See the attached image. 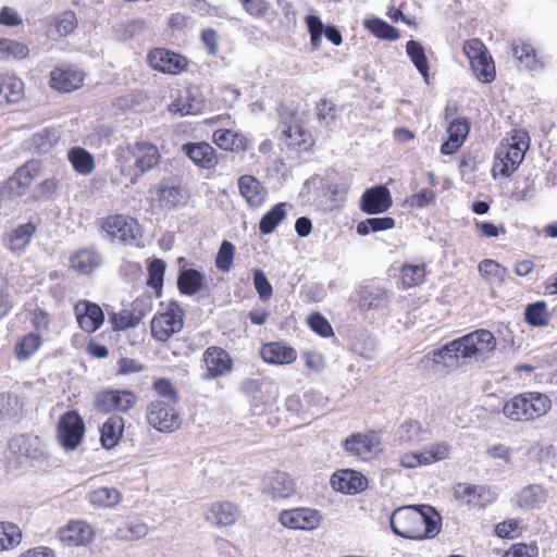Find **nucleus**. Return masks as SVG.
I'll return each instance as SVG.
<instances>
[{"label": "nucleus", "instance_id": "obj_1", "mask_svg": "<svg viewBox=\"0 0 557 557\" xmlns=\"http://www.w3.org/2000/svg\"><path fill=\"white\" fill-rule=\"evenodd\" d=\"M440 517L429 506H405L391 516L392 531L406 539H431L440 531Z\"/></svg>", "mask_w": 557, "mask_h": 557}, {"label": "nucleus", "instance_id": "obj_2", "mask_svg": "<svg viewBox=\"0 0 557 557\" xmlns=\"http://www.w3.org/2000/svg\"><path fill=\"white\" fill-rule=\"evenodd\" d=\"M530 146V137L525 131L515 129L506 140L502 141L495 156L493 174L508 177L523 161Z\"/></svg>", "mask_w": 557, "mask_h": 557}, {"label": "nucleus", "instance_id": "obj_3", "mask_svg": "<svg viewBox=\"0 0 557 557\" xmlns=\"http://www.w3.org/2000/svg\"><path fill=\"white\" fill-rule=\"evenodd\" d=\"M552 401L545 394L530 392L515 396L504 407V414L512 421H531L545 416Z\"/></svg>", "mask_w": 557, "mask_h": 557}, {"label": "nucleus", "instance_id": "obj_4", "mask_svg": "<svg viewBox=\"0 0 557 557\" xmlns=\"http://www.w3.org/2000/svg\"><path fill=\"white\" fill-rule=\"evenodd\" d=\"M459 357L461 359H474L483 362L487 360L496 348V338L487 330H476L458 339Z\"/></svg>", "mask_w": 557, "mask_h": 557}, {"label": "nucleus", "instance_id": "obj_5", "mask_svg": "<svg viewBox=\"0 0 557 557\" xmlns=\"http://www.w3.org/2000/svg\"><path fill=\"white\" fill-rule=\"evenodd\" d=\"M146 419L150 426L163 433L173 432L181 424L175 405L163 399H156L149 403L146 410Z\"/></svg>", "mask_w": 557, "mask_h": 557}, {"label": "nucleus", "instance_id": "obj_6", "mask_svg": "<svg viewBox=\"0 0 557 557\" xmlns=\"http://www.w3.org/2000/svg\"><path fill=\"white\" fill-rule=\"evenodd\" d=\"M183 309L176 302H171L164 312L153 317L150 325L152 337L166 342L183 329Z\"/></svg>", "mask_w": 557, "mask_h": 557}, {"label": "nucleus", "instance_id": "obj_7", "mask_svg": "<svg viewBox=\"0 0 557 557\" xmlns=\"http://www.w3.org/2000/svg\"><path fill=\"white\" fill-rule=\"evenodd\" d=\"M137 404V396L129 389H104L95 398V407L103 413H126Z\"/></svg>", "mask_w": 557, "mask_h": 557}, {"label": "nucleus", "instance_id": "obj_8", "mask_svg": "<svg viewBox=\"0 0 557 557\" xmlns=\"http://www.w3.org/2000/svg\"><path fill=\"white\" fill-rule=\"evenodd\" d=\"M345 451L362 460H370L382 450L380 437L373 433H355L343 443Z\"/></svg>", "mask_w": 557, "mask_h": 557}, {"label": "nucleus", "instance_id": "obj_9", "mask_svg": "<svg viewBox=\"0 0 557 557\" xmlns=\"http://www.w3.org/2000/svg\"><path fill=\"white\" fill-rule=\"evenodd\" d=\"M85 424L82 417L75 411L64 413L58 424V440L67 450L75 449L84 435Z\"/></svg>", "mask_w": 557, "mask_h": 557}, {"label": "nucleus", "instance_id": "obj_10", "mask_svg": "<svg viewBox=\"0 0 557 557\" xmlns=\"http://www.w3.org/2000/svg\"><path fill=\"white\" fill-rule=\"evenodd\" d=\"M278 521L288 529L311 531L320 525L322 516L315 509L300 507L281 511Z\"/></svg>", "mask_w": 557, "mask_h": 557}, {"label": "nucleus", "instance_id": "obj_11", "mask_svg": "<svg viewBox=\"0 0 557 557\" xmlns=\"http://www.w3.org/2000/svg\"><path fill=\"white\" fill-rule=\"evenodd\" d=\"M85 79V73L72 65H60L50 72L49 86L60 92H72L79 89Z\"/></svg>", "mask_w": 557, "mask_h": 557}, {"label": "nucleus", "instance_id": "obj_12", "mask_svg": "<svg viewBox=\"0 0 557 557\" xmlns=\"http://www.w3.org/2000/svg\"><path fill=\"white\" fill-rule=\"evenodd\" d=\"M147 60L153 70L171 75L181 73L187 66L186 58L164 48L152 49Z\"/></svg>", "mask_w": 557, "mask_h": 557}, {"label": "nucleus", "instance_id": "obj_13", "mask_svg": "<svg viewBox=\"0 0 557 557\" xmlns=\"http://www.w3.org/2000/svg\"><path fill=\"white\" fill-rule=\"evenodd\" d=\"M37 232V225L30 221L22 223L3 235V246L14 256L26 252Z\"/></svg>", "mask_w": 557, "mask_h": 557}, {"label": "nucleus", "instance_id": "obj_14", "mask_svg": "<svg viewBox=\"0 0 557 557\" xmlns=\"http://www.w3.org/2000/svg\"><path fill=\"white\" fill-rule=\"evenodd\" d=\"M134 159V178H137L159 164L160 153L157 146L149 143H137L128 149Z\"/></svg>", "mask_w": 557, "mask_h": 557}, {"label": "nucleus", "instance_id": "obj_15", "mask_svg": "<svg viewBox=\"0 0 557 557\" xmlns=\"http://www.w3.org/2000/svg\"><path fill=\"white\" fill-rule=\"evenodd\" d=\"M392 205L391 193L384 185L368 188L360 199V209L368 214L383 213L387 211Z\"/></svg>", "mask_w": 557, "mask_h": 557}, {"label": "nucleus", "instance_id": "obj_16", "mask_svg": "<svg viewBox=\"0 0 557 557\" xmlns=\"http://www.w3.org/2000/svg\"><path fill=\"white\" fill-rule=\"evenodd\" d=\"M237 185L240 196L250 209H258L267 201L268 190L255 176L249 174L242 175L237 181Z\"/></svg>", "mask_w": 557, "mask_h": 557}, {"label": "nucleus", "instance_id": "obj_17", "mask_svg": "<svg viewBox=\"0 0 557 557\" xmlns=\"http://www.w3.org/2000/svg\"><path fill=\"white\" fill-rule=\"evenodd\" d=\"M262 491L273 499H285L295 493V482L289 474L276 471L263 479Z\"/></svg>", "mask_w": 557, "mask_h": 557}, {"label": "nucleus", "instance_id": "obj_18", "mask_svg": "<svg viewBox=\"0 0 557 557\" xmlns=\"http://www.w3.org/2000/svg\"><path fill=\"white\" fill-rule=\"evenodd\" d=\"M75 315L82 330L94 333L103 324L102 309L88 300H81L75 306Z\"/></svg>", "mask_w": 557, "mask_h": 557}, {"label": "nucleus", "instance_id": "obj_19", "mask_svg": "<svg viewBox=\"0 0 557 557\" xmlns=\"http://www.w3.org/2000/svg\"><path fill=\"white\" fill-rule=\"evenodd\" d=\"M203 361L207 368L203 377L207 380L221 376L232 369V359L228 354L220 347L211 346L207 348L203 352Z\"/></svg>", "mask_w": 557, "mask_h": 557}, {"label": "nucleus", "instance_id": "obj_20", "mask_svg": "<svg viewBox=\"0 0 557 557\" xmlns=\"http://www.w3.org/2000/svg\"><path fill=\"white\" fill-rule=\"evenodd\" d=\"M94 536L92 527L84 521H72L59 531L60 541L67 546L87 545Z\"/></svg>", "mask_w": 557, "mask_h": 557}, {"label": "nucleus", "instance_id": "obj_21", "mask_svg": "<svg viewBox=\"0 0 557 557\" xmlns=\"http://www.w3.org/2000/svg\"><path fill=\"white\" fill-rule=\"evenodd\" d=\"M459 344L451 341L444 345L441 349L428 354L422 363L430 367L433 371H441L446 368L455 366L456 361L461 359L459 357Z\"/></svg>", "mask_w": 557, "mask_h": 557}, {"label": "nucleus", "instance_id": "obj_22", "mask_svg": "<svg viewBox=\"0 0 557 557\" xmlns=\"http://www.w3.org/2000/svg\"><path fill=\"white\" fill-rule=\"evenodd\" d=\"M182 150L200 168L212 169L218 164V156L214 148L206 141L185 144Z\"/></svg>", "mask_w": 557, "mask_h": 557}, {"label": "nucleus", "instance_id": "obj_23", "mask_svg": "<svg viewBox=\"0 0 557 557\" xmlns=\"http://www.w3.org/2000/svg\"><path fill=\"white\" fill-rule=\"evenodd\" d=\"M9 446L12 450H17L33 460H40L47 455L46 445L38 436L20 435L13 437Z\"/></svg>", "mask_w": 557, "mask_h": 557}, {"label": "nucleus", "instance_id": "obj_24", "mask_svg": "<svg viewBox=\"0 0 557 557\" xmlns=\"http://www.w3.org/2000/svg\"><path fill=\"white\" fill-rule=\"evenodd\" d=\"M331 484L335 491L355 494L366 488L367 479L360 472L344 470L338 474H333Z\"/></svg>", "mask_w": 557, "mask_h": 557}, {"label": "nucleus", "instance_id": "obj_25", "mask_svg": "<svg viewBox=\"0 0 557 557\" xmlns=\"http://www.w3.org/2000/svg\"><path fill=\"white\" fill-rule=\"evenodd\" d=\"M469 123L466 119H456L447 127L448 139L441 146L443 154H453L459 150L469 134Z\"/></svg>", "mask_w": 557, "mask_h": 557}, {"label": "nucleus", "instance_id": "obj_26", "mask_svg": "<svg viewBox=\"0 0 557 557\" xmlns=\"http://www.w3.org/2000/svg\"><path fill=\"white\" fill-rule=\"evenodd\" d=\"M136 222L124 215H114L108 218L103 223L107 233L122 242H128L135 238Z\"/></svg>", "mask_w": 557, "mask_h": 557}, {"label": "nucleus", "instance_id": "obj_27", "mask_svg": "<svg viewBox=\"0 0 557 557\" xmlns=\"http://www.w3.org/2000/svg\"><path fill=\"white\" fill-rule=\"evenodd\" d=\"M262 359L272 364H289L297 359V351L283 343L274 342L263 345Z\"/></svg>", "mask_w": 557, "mask_h": 557}, {"label": "nucleus", "instance_id": "obj_28", "mask_svg": "<svg viewBox=\"0 0 557 557\" xmlns=\"http://www.w3.org/2000/svg\"><path fill=\"white\" fill-rule=\"evenodd\" d=\"M70 262L76 272L90 274L102 264V257L92 248H83L72 255Z\"/></svg>", "mask_w": 557, "mask_h": 557}, {"label": "nucleus", "instance_id": "obj_29", "mask_svg": "<svg viewBox=\"0 0 557 557\" xmlns=\"http://www.w3.org/2000/svg\"><path fill=\"white\" fill-rule=\"evenodd\" d=\"M389 301L391 293L382 287H363L359 292V305L364 310L386 308Z\"/></svg>", "mask_w": 557, "mask_h": 557}, {"label": "nucleus", "instance_id": "obj_30", "mask_svg": "<svg viewBox=\"0 0 557 557\" xmlns=\"http://www.w3.org/2000/svg\"><path fill=\"white\" fill-rule=\"evenodd\" d=\"M125 421L121 416L113 414L102 424L100 441L104 448H113L120 442L124 432Z\"/></svg>", "mask_w": 557, "mask_h": 557}, {"label": "nucleus", "instance_id": "obj_31", "mask_svg": "<svg viewBox=\"0 0 557 557\" xmlns=\"http://www.w3.org/2000/svg\"><path fill=\"white\" fill-rule=\"evenodd\" d=\"M239 516L237 507L228 502L213 504L207 512V520L216 525H231Z\"/></svg>", "mask_w": 557, "mask_h": 557}, {"label": "nucleus", "instance_id": "obj_32", "mask_svg": "<svg viewBox=\"0 0 557 557\" xmlns=\"http://www.w3.org/2000/svg\"><path fill=\"white\" fill-rule=\"evenodd\" d=\"M547 499V493L542 485L533 484L521 490L517 495V504L520 508L532 509Z\"/></svg>", "mask_w": 557, "mask_h": 557}, {"label": "nucleus", "instance_id": "obj_33", "mask_svg": "<svg viewBox=\"0 0 557 557\" xmlns=\"http://www.w3.org/2000/svg\"><path fill=\"white\" fill-rule=\"evenodd\" d=\"M511 53L515 60L524 69L534 70L539 66V59L531 44L521 40L513 41Z\"/></svg>", "mask_w": 557, "mask_h": 557}, {"label": "nucleus", "instance_id": "obj_34", "mask_svg": "<svg viewBox=\"0 0 557 557\" xmlns=\"http://www.w3.org/2000/svg\"><path fill=\"white\" fill-rule=\"evenodd\" d=\"M158 201L164 208H175L185 202L186 197L184 190L176 185L161 183L156 189Z\"/></svg>", "mask_w": 557, "mask_h": 557}, {"label": "nucleus", "instance_id": "obj_35", "mask_svg": "<svg viewBox=\"0 0 557 557\" xmlns=\"http://www.w3.org/2000/svg\"><path fill=\"white\" fill-rule=\"evenodd\" d=\"M148 23L144 18H134L117 23L113 26L114 37L120 41H127L146 32Z\"/></svg>", "mask_w": 557, "mask_h": 557}, {"label": "nucleus", "instance_id": "obj_36", "mask_svg": "<svg viewBox=\"0 0 557 557\" xmlns=\"http://www.w3.org/2000/svg\"><path fill=\"white\" fill-rule=\"evenodd\" d=\"M42 345V338L37 333H28L22 336L14 346V355L17 360L26 361L35 355Z\"/></svg>", "mask_w": 557, "mask_h": 557}, {"label": "nucleus", "instance_id": "obj_37", "mask_svg": "<svg viewBox=\"0 0 557 557\" xmlns=\"http://www.w3.org/2000/svg\"><path fill=\"white\" fill-rule=\"evenodd\" d=\"M205 276L197 270L187 269L180 273L177 286L184 295H195L203 288Z\"/></svg>", "mask_w": 557, "mask_h": 557}, {"label": "nucleus", "instance_id": "obj_38", "mask_svg": "<svg viewBox=\"0 0 557 557\" xmlns=\"http://www.w3.org/2000/svg\"><path fill=\"white\" fill-rule=\"evenodd\" d=\"M202 108V100L198 99L189 90L181 95L170 106L171 111L178 112L181 115H196L201 112Z\"/></svg>", "mask_w": 557, "mask_h": 557}, {"label": "nucleus", "instance_id": "obj_39", "mask_svg": "<svg viewBox=\"0 0 557 557\" xmlns=\"http://www.w3.org/2000/svg\"><path fill=\"white\" fill-rule=\"evenodd\" d=\"M23 82L14 76L0 77V103L17 102L23 97Z\"/></svg>", "mask_w": 557, "mask_h": 557}, {"label": "nucleus", "instance_id": "obj_40", "mask_svg": "<svg viewBox=\"0 0 557 557\" xmlns=\"http://www.w3.org/2000/svg\"><path fill=\"white\" fill-rule=\"evenodd\" d=\"M69 160L74 170L82 175H88L95 169V160L92 154L84 148H72L69 151Z\"/></svg>", "mask_w": 557, "mask_h": 557}, {"label": "nucleus", "instance_id": "obj_41", "mask_svg": "<svg viewBox=\"0 0 557 557\" xmlns=\"http://www.w3.org/2000/svg\"><path fill=\"white\" fill-rule=\"evenodd\" d=\"M148 533V527L137 518H128L116 530V536L123 541H135L143 539Z\"/></svg>", "mask_w": 557, "mask_h": 557}, {"label": "nucleus", "instance_id": "obj_42", "mask_svg": "<svg viewBox=\"0 0 557 557\" xmlns=\"http://www.w3.org/2000/svg\"><path fill=\"white\" fill-rule=\"evenodd\" d=\"M421 453L423 465L431 466L448 459L451 454V446L449 443L441 441L425 446Z\"/></svg>", "mask_w": 557, "mask_h": 557}, {"label": "nucleus", "instance_id": "obj_43", "mask_svg": "<svg viewBox=\"0 0 557 557\" xmlns=\"http://www.w3.org/2000/svg\"><path fill=\"white\" fill-rule=\"evenodd\" d=\"M425 431L420 422L409 420L399 425L396 431V438L400 443L416 444L425 438Z\"/></svg>", "mask_w": 557, "mask_h": 557}, {"label": "nucleus", "instance_id": "obj_44", "mask_svg": "<svg viewBox=\"0 0 557 557\" xmlns=\"http://www.w3.org/2000/svg\"><path fill=\"white\" fill-rule=\"evenodd\" d=\"M478 269L480 274L492 284H502L508 274L506 268L492 259L482 260Z\"/></svg>", "mask_w": 557, "mask_h": 557}, {"label": "nucleus", "instance_id": "obj_45", "mask_svg": "<svg viewBox=\"0 0 557 557\" xmlns=\"http://www.w3.org/2000/svg\"><path fill=\"white\" fill-rule=\"evenodd\" d=\"M406 52L420 74L428 81L429 61L422 45L416 40H409L406 45Z\"/></svg>", "mask_w": 557, "mask_h": 557}, {"label": "nucleus", "instance_id": "obj_46", "mask_svg": "<svg viewBox=\"0 0 557 557\" xmlns=\"http://www.w3.org/2000/svg\"><path fill=\"white\" fill-rule=\"evenodd\" d=\"M285 207L286 205L284 202H280L261 218L259 223V230L262 234H271L276 228V226L285 219Z\"/></svg>", "mask_w": 557, "mask_h": 557}, {"label": "nucleus", "instance_id": "obj_47", "mask_svg": "<svg viewBox=\"0 0 557 557\" xmlns=\"http://www.w3.org/2000/svg\"><path fill=\"white\" fill-rule=\"evenodd\" d=\"M425 264L405 263L401 267V282L405 288H410L422 284L425 280Z\"/></svg>", "mask_w": 557, "mask_h": 557}, {"label": "nucleus", "instance_id": "obj_48", "mask_svg": "<svg viewBox=\"0 0 557 557\" xmlns=\"http://www.w3.org/2000/svg\"><path fill=\"white\" fill-rule=\"evenodd\" d=\"M214 143L224 150H239L245 146V140L242 135L234 133L231 129H218L213 133Z\"/></svg>", "mask_w": 557, "mask_h": 557}, {"label": "nucleus", "instance_id": "obj_49", "mask_svg": "<svg viewBox=\"0 0 557 557\" xmlns=\"http://www.w3.org/2000/svg\"><path fill=\"white\" fill-rule=\"evenodd\" d=\"M22 541L21 529L11 522H0V552L17 546Z\"/></svg>", "mask_w": 557, "mask_h": 557}, {"label": "nucleus", "instance_id": "obj_50", "mask_svg": "<svg viewBox=\"0 0 557 557\" xmlns=\"http://www.w3.org/2000/svg\"><path fill=\"white\" fill-rule=\"evenodd\" d=\"M364 27L375 37L386 40H396L399 37L398 30L381 18L364 21Z\"/></svg>", "mask_w": 557, "mask_h": 557}, {"label": "nucleus", "instance_id": "obj_51", "mask_svg": "<svg viewBox=\"0 0 557 557\" xmlns=\"http://www.w3.org/2000/svg\"><path fill=\"white\" fill-rule=\"evenodd\" d=\"M475 77L483 83H491L495 78V65L488 53L470 62Z\"/></svg>", "mask_w": 557, "mask_h": 557}, {"label": "nucleus", "instance_id": "obj_52", "mask_svg": "<svg viewBox=\"0 0 557 557\" xmlns=\"http://www.w3.org/2000/svg\"><path fill=\"white\" fill-rule=\"evenodd\" d=\"M394 226L395 220L393 218H369L358 223L357 233L361 236H366L373 232L391 230Z\"/></svg>", "mask_w": 557, "mask_h": 557}, {"label": "nucleus", "instance_id": "obj_53", "mask_svg": "<svg viewBox=\"0 0 557 557\" xmlns=\"http://www.w3.org/2000/svg\"><path fill=\"white\" fill-rule=\"evenodd\" d=\"M524 317L525 321L532 326H546L549 323L547 306L544 301L528 305Z\"/></svg>", "mask_w": 557, "mask_h": 557}, {"label": "nucleus", "instance_id": "obj_54", "mask_svg": "<svg viewBox=\"0 0 557 557\" xmlns=\"http://www.w3.org/2000/svg\"><path fill=\"white\" fill-rule=\"evenodd\" d=\"M120 497L121 495L117 490L113 487H100L90 494L89 500L96 506L111 507L120 502Z\"/></svg>", "mask_w": 557, "mask_h": 557}, {"label": "nucleus", "instance_id": "obj_55", "mask_svg": "<svg viewBox=\"0 0 557 557\" xmlns=\"http://www.w3.org/2000/svg\"><path fill=\"white\" fill-rule=\"evenodd\" d=\"M28 54V48L22 42L0 38V60L10 58H25Z\"/></svg>", "mask_w": 557, "mask_h": 557}, {"label": "nucleus", "instance_id": "obj_56", "mask_svg": "<svg viewBox=\"0 0 557 557\" xmlns=\"http://www.w3.org/2000/svg\"><path fill=\"white\" fill-rule=\"evenodd\" d=\"M145 314L146 312L144 310L133 309L132 311H127L121 314H114L112 317V322L115 329L126 330L137 326Z\"/></svg>", "mask_w": 557, "mask_h": 557}, {"label": "nucleus", "instance_id": "obj_57", "mask_svg": "<svg viewBox=\"0 0 557 557\" xmlns=\"http://www.w3.org/2000/svg\"><path fill=\"white\" fill-rule=\"evenodd\" d=\"M234 256L235 246L228 240H223L215 258V267L222 272H228L232 269Z\"/></svg>", "mask_w": 557, "mask_h": 557}, {"label": "nucleus", "instance_id": "obj_58", "mask_svg": "<svg viewBox=\"0 0 557 557\" xmlns=\"http://www.w3.org/2000/svg\"><path fill=\"white\" fill-rule=\"evenodd\" d=\"M165 262L161 259H153L148 264V285L160 290L163 286V276L165 273Z\"/></svg>", "mask_w": 557, "mask_h": 557}, {"label": "nucleus", "instance_id": "obj_59", "mask_svg": "<svg viewBox=\"0 0 557 557\" xmlns=\"http://www.w3.org/2000/svg\"><path fill=\"white\" fill-rule=\"evenodd\" d=\"M487 490L483 486H474L467 483H460L455 488V495L458 499L467 504L474 503L476 497H482Z\"/></svg>", "mask_w": 557, "mask_h": 557}, {"label": "nucleus", "instance_id": "obj_60", "mask_svg": "<svg viewBox=\"0 0 557 557\" xmlns=\"http://www.w3.org/2000/svg\"><path fill=\"white\" fill-rule=\"evenodd\" d=\"M253 285L261 300L267 301L272 297V285L260 269L253 270Z\"/></svg>", "mask_w": 557, "mask_h": 557}, {"label": "nucleus", "instance_id": "obj_61", "mask_svg": "<svg viewBox=\"0 0 557 557\" xmlns=\"http://www.w3.org/2000/svg\"><path fill=\"white\" fill-rule=\"evenodd\" d=\"M27 188L16 176L12 175L0 187V196L5 199L16 198L24 195Z\"/></svg>", "mask_w": 557, "mask_h": 557}, {"label": "nucleus", "instance_id": "obj_62", "mask_svg": "<svg viewBox=\"0 0 557 557\" xmlns=\"http://www.w3.org/2000/svg\"><path fill=\"white\" fill-rule=\"evenodd\" d=\"M306 24L308 27V32L310 34L311 45L315 49H319L320 45H321L322 34L325 30V27H324L321 18L317 15H308L306 17Z\"/></svg>", "mask_w": 557, "mask_h": 557}, {"label": "nucleus", "instance_id": "obj_63", "mask_svg": "<svg viewBox=\"0 0 557 557\" xmlns=\"http://www.w3.org/2000/svg\"><path fill=\"white\" fill-rule=\"evenodd\" d=\"M77 26V18L74 12L65 11L55 20L57 32L61 36L70 35Z\"/></svg>", "mask_w": 557, "mask_h": 557}, {"label": "nucleus", "instance_id": "obj_64", "mask_svg": "<svg viewBox=\"0 0 557 557\" xmlns=\"http://www.w3.org/2000/svg\"><path fill=\"white\" fill-rule=\"evenodd\" d=\"M39 173V163L35 160H32L18 168L13 174L18 178L26 187H28L33 181L38 176Z\"/></svg>", "mask_w": 557, "mask_h": 557}]
</instances>
